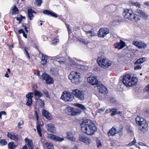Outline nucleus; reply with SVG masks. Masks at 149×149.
Wrapping results in <instances>:
<instances>
[{
	"label": "nucleus",
	"instance_id": "nucleus-1",
	"mask_svg": "<svg viewBox=\"0 0 149 149\" xmlns=\"http://www.w3.org/2000/svg\"><path fill=\"white\" fill-rule=\"evenodd\" d=\"M81 131L88 135H93L97 130L94 124L89 119L84 120L81 123Z\"/></svg>",
	"mask_w": 149,
	"mask_h": 149
},
{
	"label": "nucleus",
	"instance_id": "nucleus-2",
	"mask_svg": "<svg viewBox=\"0 0 149 149\" xmlns=\"http://www.w3.org/2000/svg\"><path fill=\"white\" fill-rule=\"evenodd\" d=\"M137 82V79L135 77H132L130 74H125L123 78V83L127 87L134 86Z\"/></svg>",
	"mask_w": 149,
	"mask_h": 149
},
{
	"label": "nucleus",
	"instance_id": "nucleus-3",
	"mask_svg": "<svg viewBox=\"0 0 149 149\" xmlns=\"http://www.w3.org/2000/svg\"><path fill=\"white\" fill-rule=\"evenodd\" d=\"M81 75L76 71H71L68 76L69 79L72 82L75 84H79L81 81Z\"/></svg>",
	"mask_w": 149,
	"mask_h": 149
},
{
	"label": "nucleus",
	"instance_id": "nucleus-4",
	"mask_svg": "<svg viewBox=\"0 0 149 149\" xmlns=\"http://www.w3.org/2000/svg\"><path fill=\"white\" fill-rule=\"evenodd\" d=\"M136 123L140 126L139 129L142 132H145L148 130V126L146 121L144 119L139 116L136 118Z\"/></svg>",
	"mask_w": 149,
	"mask_h": 149
},
{
	"label": "nucleus",
	"instance_id": "nucleus-5",
	"mask_svg": "<svg viewBox=\"0 0 149 149\" xmlns=\"http://www.w3.org/2000/svg\"><path fill=\"white\" fill-rule=\"evenodd\" d=\"M123 15L125 18L132 21L134 20L136 22L139 20L137 15L133 13L132 10L130 9H125L123 13Z\"/></svg>",
	"mask_w": 149,
	"mask_h": 149
},
{
	"label": "nucleus",
	"instance_id": "nucleus-6",
	"mask_svg": "<svg viewBox=\"0 0 149 149\" xmlns=\"http://www.w3.org/2000/svg\"><path fill=\"white\" fill-rule=\"evenodd\" d=\"M97 62L99 65L103 68L106 69L111 66L112 62L105 57H98Z\"/></svg>",
	"mask_w": 149,
	"mask_h": 149
},
{
	"label": "nucleus",
	"instance_id": "nucleus-7",
	"mask_svg": "<svg viewBox=\"0 0 149 149\" xmlns=\"http://www.w3.org/2000/svg\"><path fill=\"white\" fill-rule=\"evenodd\" d=\"M65 113L69 115H77L81 113V111L77 109H75L71 107H67L64 109Z\"/></svg>",
	"mask_w": 149,
	"mask_h": 149
},
{
	"label": "nucleus",
	"instance_id": "nucleus-8",
	"mask_svg": "<svg viewBox=\"0 0 149 149\" xmlns=\"http://www.w3.org/2000/svg\"><path fill=\"white\" fill-rule=\"evenodd\" d=\"M72 93L80 100H82L84 98V93L82 91L78 89H74L72 90Z\"/></svg>",
	"mask_w": 149,
	"mask_h": 149
},
{
	"label": "nucleus",
	"instance_id": "nucleus-9",
	"mask_svg": "<svg viewBox=\"0 0 149 149\" xmlns=\"http://www.w3.org/2000/svg\"><path fill=\"white\" fill-rule=\"evenodd\" d=\"M88 81L89 83L93 85H95L97 87L100 85V83L98 81L96 77L90 76L88 77Z\"/></svg>",
	"mask_w": 149,
	"mask_h": 149
},
{
	"label": "nucleus",
	"instance_id": "nucleus-10",
	"mask_svg": "<svg viewBox=\"0 0 149 149\" xmlns=\"http://www.w3.org/2000/svg\"><path fill=\"white\" fill-rule=\"evenodd\" d=\"M42 77L43 80L45 81V82L47 84H50L53 83V78L48 74L44 73L42 75Z\"/></svg>",
	"mask_w": 149,
	"mask_h": 149
},
{
	"label": "nucleus",
	"instance_id": "nucleus-11",
	"mask_svg": "<svg viewBox=\"0 0 149 149\" xmlns=\"http://www.w3.org/2000/svg\"><path fill=\"white\" fill-rule=\"evenodd\" d=\"M61 98L65 102H71L74 99V96L70 93L64 94L61 96Z\"/></svg>",
	"mask_w": 149,
	"mask_h": 149
},
{
	"label": "nucleus",
	"instance_id": "nucleus-12",
	"mask_svg": "<svg viewBox=\"0 0 149 149\" xmlns=\"http://www.w3.org/2000/svg\"><path fill=\"white\" fill-rule=\"evenodd\" d=\"M109 33V29L107 28L100 29L98 31L97 36L99 37L103 38Z\"/></svg>",
	"mask_w": 149,
	"mask_h": 149
},
{
	"label": "nucleus",
	"instance_id": "nucleus-13",
	"mask_svg": "<svg viewBox=\"0 0 149 149\" xmlns=\"http://www.w3.org/2000/svg\"><path fill=\"white\" fill-rule=\"evenodd\" d=\"M48 137L50 139L55 141L61 142L64 140L63 138H61L59 136H56V135L52 134H48Z\"/></svg>",
	"mask_w": 149,
	"mask_h": 149
},
{
	"label": "nucleus",
	"instance_id": "nucleus-14",
	"mask_svg": "<svg viewBox=\"0 0 149 149\" xmlns=\"http://www.w3.org/2000/svg\"><path fill=\"white\" fill-rule=\"evenodd\" d=\"M33 93L32 92H29L26 95V105L29 106H30L31 105L32 102V98L33 97Z\"/></svg>",
	"mask_w": 149,
	"mask_h": 149
},
{
	"label": "nucleus",
	"instance_id": "nucleus-15",
	"mask_svg": "<svg viewBox=\"0 0 149 149\" xmlns=\"http://www.w3.org/2000/svg\"><path fill=\"white\" fill-rule=\"evenodd\" d=\"M78 139L79 141L87 144H89L91 142L90 139L87 138L84 134L80 135Z\"/></svg>",
	"mask_w": 149,
	"mask_h": 149
},
{
	"label": "nucleus",
	"instance_id": "nucleus-16",
	"mask_svg": "<svg viewBox=\"0 0 149 149\" xmlns=\"http://www.w3.org/2000/svg\"><path fill=\"white\" fill-rule=\"evenodd\" d=\"M133 44L139 49H144L147 47L146 44L141 42L133 41Z\"/></svg>",
	"mask_w": 149,
	"mask_h": 149
},
{
	"label": "nucleus",
	"instance_id": "nucleus-17",
	"mask_svg": "<svg viewBox=\"0 0 149 149\" xmlns=\"http://www.w3.org/2000/svg\"><path fill=\"white\" fill-rule=\"evenodd\" d=\"M98 85L99 86L97 87L99 89V92L104 95L107 94L108 91L105 86L100 83V85Z\"/></svg>",
	"mask_w": 149,
	"mask_h": 149
},
{
	"label": "nucleus",
	"instance_id": "nucleus-18",
	"mask_svg": "<svg viewBox=\"0 0 149 149\" xmlns=\"http://www.w3.org/2000/svg\"><path fill=\"white\" fill-rule=\"evenodd\" d=\"M126 45L125 43L121 40H120V42H117L114 44V47L115 48H117L118 49H122Z\"/></svg>",
	"mask_w": 149,
	"mask_h": 149
},
{
	"label": "nucleus",
	"instance_id": "nucleus-19",
	"mask_svg": "<svg viewBox=\"0 0 149 149\" xmlns=\"http://www.w3.org/2000/svg\"><path fill=\"white\" fill-rule=\"evenodd\" d=\"M47 131L51 133H54L56 131V128L54 125L52 123H49L46 126Z\"/></svg>",
	"mask_w": 149,
	"mask_h": 149
},
{
	"label": "nucleus",
	"instance_id": "nucleus-20",
	"mask_svg": "<svg viewBox=\"0 0 149 149\" xmlns=\"http://www.w3.org/2000/svg\"><path fill=\"white\" fill-rule=\"evenodd\" d=\"M8 137L10 138L11 139L17 141L18 140V136L15 133H8L7 134Z\"/></svg>",
	"mask_w": 149,
	"mask_h": 149
},
{
	"label": "nucleus",
	"instance_id": "nucleus-21",
	"mask_svg": "<svg viewBox=\"0 0 149 149\" xmlns=\"http://www.w3.org/2000/svg\"><path fill=\"white\" fill-rule=\"evenodd\" d=\"M135 12L139 14L143 19L145 20L147 19L148 15L142 10L139 9H137L136 10Z\"/></svg>",
	"mask_w": 149,
	"mask_h": 149
},
{
	"label": "nucleus",
	"instance_id": "nucleus-22",
	"mask_svg": "<svg viewBox=\"0 0 149 149\" xmlns=\"http://www.w3.org/2000/svg\"><path fill=\"white\" fill-rule=\"evenodd\" d=\"M119 132V131L116 129L114 127H113L109 131L107 134L109 136H113Z\"/></svg>",
	"mask_w": 149,
	"mask_h": 149
},
{
	"label": "nucleus",
	"instance_id": "nucleus-23",
	"mask_svg": "<svg viewBox=\"0 0 149 149\" xmlns=\"http://www.w3.org/2000/svg\"><path fill=\"white\" fill-rule=\"evenodd\" d=\"M43 13L45 14L52 16L54 17H58V16L55 13L48 10H44L43 12Z\"/></svg>",
	"mask_w": 149,
	"mask_h": 149
},
{
	"label": "nucleus",
	"instance_id": "nucleus-24",
	"mask_svg": "<svg viewBox=\"0 0 149 149\" xmlns=\"http://www.w3.org/2000/svg\"><path fill=\"white\" fill-rule=\"evenodd\" d=\"M28 16L29 19L32 20L33 17V14H35V11L31 9H29L28 10Z\"/></svg>",
	"mask_w": 149,
	"mask_h": 149
},
{
	"label": "nucleus",
	"instance_id": "nucleus-25",
	"mask_svg": "<svg viewBox=\"0 0 149 149\" xmlns=\"http://www.w3.org/2000/svg\"><path fill=\"white\" fill-rule=\"evenodd\" d=\"M24 140L27 143V145L28 146L29 149H32L33 148V145L32 142L31 140L26 138Z\"/></svg>",
	"mask_w": 149,
	"mask_h": 149
},
{
	"label": "nucleus",
	"instance_id": "nucleus-26",
	"mask_svg": "<svg viewBox=\"0 0 149 149\" xmlns=\"http://www.w3.org/2000/svg\"><path fill=\"white\" fill-rule=\"evenodd\" d=\"M43 116L48 119H50L51 114L50 113L45 109L42 110V111Z\"/></svg>",
	"mask_w": 149,
	"mask_h": 149
},
{
	"label": "nucleus",
	"instance_id": "nucleus-27",
	"mask_svg": "<svg viewBox=\"0 0 149 149\" xmlns=\"http://www.w3.org/2000/svg\"><path fill=\"white\" fill-rule=\"evenodd\" d=\"M67 137L68 139H70L73 141H75L76 138L73 136V134L71 132L67 133Z\"/></svg>",
	"mask_w": 149,
	"mask_h": 149
},
{
	"label": "nucleus",
	"instance_id": "nucleus-28",
	"mask_svg": "<svg viewBox=\"0 0 149 149\" xmlns=\"http://www.w3.org/2000/svg\"><path fill=\"white\" fill-rule=\"evenodd\" d=\"M36 103L38 104L41 107H44V103L41 99L39 98H36Z\"/></svg>",
	"mask_w": 149,
	"mask_h": 149
},
{
	"label": "nucleus",
	"instance_id": "nucleus-29",
	"mask_svg": "<svg viewBox=\"0 0 149 149\" xmlns=\"http://www.w3.org/2000/svg\"><path fill=\"white\" fill-rule=\"evenodd\" d=\"M19 12V10L16 5H14L12 9V15H15L17 14Z\"/></svg>",
	"mask_w": 149,
	"mask_h": 149
},
{
	"label": "nucleus",
	"instance_id": "nucleus-30",
	"mask_svg": "<svg viewBox=\"0 0 149 149\" xmlns=\"http://www.w3.org/2000/svg\"><path fill=\"white\" fill-rule=\"evenodd\" d=\"M36 128L38 134L40 137H42V135L41 132V130L40 128V125L38 123H37Z\"/></svg>",
	"mask_w": 149,
	"mask_h": 149
},
{
	"label": "nucleus",
	"instance_id": "nucleus-31",
	"mask_svg": "<svg viewBox=\"0 0 149 149\" xmlns=\"http://www.w3.org/2000/svg\"><path fill=\"white\" fill-rule=\"evenodd\" d=\"M63 58L62 57L59 58V57H56L55 58L56 61L59 62L61 64H64L66 62Z\"/></svg>",
	"mask_w": 149,
	"mask_h": 149
},
{
	"label": "nucleus",
	"instance_id": "nucleus-32",
	"mask_svg": "<svg viewBox=\"0 0 149 149\" xmlns=\"http://www.w3.org/2000/svg\"><path fill=\"white\" fill-rule=\"evenodd\" d=\"M146 60V58L145 57H143L141 58H139L135 62V64H139L142 63L144 62Z\"/></svg>",
	"mask_w": 149,
	"mask_h": 149
},
{
	"label": "nucleus",
	"instance_id": "nucleus-33",
	"mask_svg": "<svg viewBox=\"0 0 149 149\" xmlns=\"http://www.w3.org/2000/svg\"><path fill=\"white\" fill-rule=\"evenodd\" d=\"M75 105L77 106L79 108L84 111L86 110V108L85 107L84 105L82 104L76 103L75 104Z\"/></svg>",
	"mask_w": 149,
	"mask_h": 149
},
{
	"label": "nucleus",
	"instance_id": "nucleus-34",
	"mask_svg": "<svg viewBox=\"0 0 149 149\" xmlns=\"http://www.w3.org/2000/svg\"><path fill=\"white\" fill-rule=\"evenodd\" d=\"M50 72L51 74L55 76L58 75L59 74L58 70L53 68H52L50 70Z\"/></svg>",
	"mask_w": 149,
	"mask_h": 149
},
{
	"label": "nucleus",
	"instance_id": "nucleus-35",
	"mask_svg": "<svg viewBox=\"0 0 149 149\" xmlns=\"http://www.w3.org/2000/svg\"><path fill=\"white\" fill-rule=\"evenodd\" d=\"M34 94L35 96H37L39 97H42L43 95V94L42 93L36 90H35Z\"/></svg>",
	"mask_w": 149,
	"mask_h": 149
},
{
	"label": "nucleus",
	"instance_id": "nucleus-36",
	"mask_svg": "<svg viewBox=\"0 0 149 149\" xmlns=\"http://www.w3.org/2000/svg\"><path fill=\"white\" fill-rule=\"evenodd\" d=\"M45 146L46 148L48 149H52L53 148V144L50 142L46 143H45Z\"/></svg>",
	"mask_w": 149,
	"mask_h": 149
},
{
	"label": "nucleus",
	"instance_id": "nucleus-37",
	"mask_svg": "<svg viewBox=\"0 0 149 149\" xmlns=\"http://www.w3.org/2000/svg\"><path fill=\"white\" fill-rule=\"evenodd\" d=\"M85 32H86L87 34H90V36L91 37L94 36L96 35V34L94 33V30L93 29H92L88 31H85Z\"/></svg>",
	"mask_w": 149,
	"mask_h": 149
},
{
	"label": "nucleus",
	"instance_id": "nucleus-38",
	"mask_svg": "<svg viewBox=\"0 0 149 149\" xmlns=\"http://www.w3.org/2000/svg\"><path fill=\"white\" fill-rule=\"evenodd\" d=\"M8 147L10 149H14L16 147L15 145H14L13 142L10 143L8 144Z\"/></svg>",
	"mask_w": 149,
	"mask_h": 149
},
{
	"label": "nucleus",
	"instance_id": "nucleus-39",
	"mask_svg": "<svg viewBox=\"0 0 149 149\" xmlns=\"http://www.w3.org/2000/svg\"><path fill=\"white\" fill-rule=\"evenodd\" d=\"M96 143L97 148H101L102 147V145L100 140H97L96 141Z\"/></svg>",
	"mask_w": 149,
	"mask_h": 149
},
{
	"label": "nucleus",
	"instance_id": "nucleus-40",
	"mask_svg": "<svg viewBox=\"0 0 149 149\" xmlns=\"http://www.w3.org/2000/svg\"><path fill=\"white\" fill-rule=\"evenodd\" d=\"M42 0H35V5L39 6L41 5Z\"/></svg>",
	"mask_w": 149,
	"mask_h": 149
},
{
	"label": "nucleus",
	"instance_id": "nucleus-41",
	"mask_svg": "<svg viewBox=\"0 0 149 149\" xmlns=\"http://www.w3.org/2000/svg\"><path fill=\"white\" fill-rule=\"evenodd\" d=\"M69 60L71 62V65H73L75 66H79V65H78V64L77 63L75 62L73 59L70 58Z\"/></svg>",
	"mask_w": 149,
	"mask_h": 149
},
{
	"label": "nucleus",
	"instance_id": "nucleus-42",
	"mask_svg": "<svg viewBox=\"0 0 149 149\" xmlns=\"http://www.w3.org/2000/svg\"><path fill=\"white\" fill-rule=\"evenodd\" d=\"M59 41V40L58 38L56 37L52 40V43L54 44H56Z\"/></svg>",
	"mask_w": 149,
	"mask_h": 149
},
{
	"label": "nucleus",
	"instance_id": "nucleus-43",
	"mask_svg": "<svg viewBox=\"0 0 149 149\" xmlns=\"http://www.w3.org/2000/svg\"><path fill=\"white\" fill-rule=\"evenodd\" d=\"M117 111V109L115 108H113L112 109L111 112H112L111 113V115L112 116H114L116 114V112Z\"/></svg>",
	"mask_w": 149,
	"mask_h": 149
},
{
	"label": "nucleus",
	"instance_id": "nucleus-44",
	"mask_svg": "<svg viewBox=\"0 0 149 149\" xmlns=\"http://www.w3.org/2000/svg\"><path fill=\"white\" fill-rule=\"evenodd\" d=\"M0 145L1 146L5 145L7 144V141H6V140L2 139L0 141Z\"/></svg>",
	"mask_w": 149,
	"mask_h": 149
},
{
	"label": "nucleus",
	"instance_id": "nucleus-45",
	"mask_svg": "<svg viewBox=\"0 0 149 149\" xmlns=\"http://www.w3.org/2000/svg\"><path fill=\"white\" fill-rule=\"evenodd\" d=\"M136 142V140L134 138V140L130 142V143H129L127 145H126V146H131L134 144Z\"/></svg>",
	"mask_w": 149,
	"mask_h": 149
},
{
	"label": "nucleus",
	"instance_id": "nucleus-46",
	"mask_svg": "<svg viewBox=\"0 0 149 149\" xmlns=\"http://www.w3.org/2000/svg\"><path fill=\"white\" fill-rule=\"evenodd\" d=\"M109 100L110 103L113 104H115L116 102V100L115 98L112 97L110 98Z\"/></svg>",
	"mask_w": 149,
	"mask_h": 149
},
{
	"label": "nucleus",
	"instance_id": "nucleus-47",
	"mask_svg": "<svg viewBox=\"0 0 149 149\" xmlns=\"http://www.w3.org/2000/svg\"><path fill=\"white\" fill-rule=\"evenodd\" d=\"M127 129V132L129 134H130V135H132L133 134V130L132 128L131 127H129Z\"/></svg>",
	"mask_w": 149,
	"mask_h": 149
},
{
	"label": "nucleus",
	"instance_id": "nucleus-48",
	"mask_svg": "<svg viewBox=\"0 0 149 149\" xmlns=\"http://www.w3.org/2000/svg\"><path fill=\"white\" fill-rule=\"evenodd\" d=\"M42 91L44 94L46 95V96L47 97L49 98V95L48 92L45 89H44L42 90Z\"/></svg>",
	"mask_w": 149,
	"mask_h": 149
},
{
	"label": "nucleus",
	"instance_id": "nucleus-49",
	"mask_svg": "<svg viewBox=\"0 0 149 149\" xmlns=\"http://www.w3.org/2000/svg\"><path fill=\"white\" fill-rule=\"evenodd\" d=\"M79 40L82 43L86 44H87L89 42L87 40L84 38L80 39Z\"/></svg>",
	"mask_w": 149,
	"mask_h": 149
},
{
	"label": "nucleus",
	"instance_id": "nucleus-50",
	"mask_svg": "<svg viewBox=\"0 0 149 149\" xmlns=\"http://www.w3.org/2000/svg\"><path fill=\"white\" fill-rule=\"evenodd\" d=\"M142 65L141 64L137 65L134 68L135 70H139L141 68Z\"/></svg>",
	"mask_w": 149,
	"mask_h": 149
},
{
	"label": "nucleus",
	"instance_id": "nucleus-51",
	"mask_svg": "<svg viewBox=\"0 0 149 149\" xmlns=\"http://www.w3.org/2000/svg\"><path fill=\"white\" fill-rule=\"evenodd\" d=\"M24 124V122L23 120L21 121L20 122H19L18 124L17 127L19 129L21 128V127H20V126L21 125H23Z\"/></svg>",
	"mask_w": 149,
	"mask_h": 149
},
{
	"label": "nucleus",
	"instance_id": "nucleus-52",
	"mask_svg": "<svg viewBox=\"0 0 149 149\" xmlns=\"http://www.w3.org/2000/svg\"><path fill=\"white\" fill-rule=\"evenodd\" d=\"M24 51L26 52V55L28 56V58L29 59L30 58V57L29 55V53L28 52V49L26 47H25L24 49Z\"/></svg>",
	"mask_w": 149,
	"mask_h": 149
},
{
	"label": "nucleus",
	"instance_id": "nucleus-53",
	"mask_svg": "<svg viewBox=\"0 0 149 149\" xmlns=\"http://www.w3.org/2000/svg\"><path fill=\"white\" fill-rule=\"evenodd\" d=\"M41 64L43 65H45L47 63V60L41 59Z\"/></svg>",
	"mask_w": 149,
	"mask_h": 149
},
{
	"label": "nucleus",
	"instance_id": "nucleus-54",
	"mask_svg": "<svg viewBox=\"0 0 149 149\" xmlns=\"http://www.w3.org/2000/svg\"><path fill=\"white\" fill-rule=\"evenodd\" d=\"M134 5L136 7L140 8L141 5L139 3L136 2H135V3Z\"/></svg>",
	"mask_w": 149,
	"mask_h": 149
},
{
	"label": "nucleus",
	"instance_id": "nucleus-55",
	"mask_svg": "<svg viewBox=\"0 0 149 149\" xmlns=\"http://www.w3.org/2000/svg\"><path fill=\"white\" fill-rule=\"evenodd\" d=\"M67 27L68 30L69 34L70 35V34L72 33V30L70 29V28L69 26H68V25H67Z\"/></svg>",
	"mask_w": 149,
	"mask_h": 149
},
{
	"label": "nucleus",
	"instance_id": "nucleus-56",
	"mask_svg": "<svg viewBox=\"0 0 149 149\" xmlns=\"http://www.w3.org/2000/svg\"><path fill=\"white\" fill-rule=\"evenodd\" d=\"M47 60V57L46 56L44 55L43 54H42V56L41 59Z\"/></svg>",
	"mask_w": 149,
	"mask_h": 149
},
{
	"label": "nucleus",
	"instance_id": "nucleus-57",
	"mask_svg": "<svg viewBox=\"0 0 149 149\" xmlns=\"http://www.w3.org/2000/svg\"><path fill=\"white\" fill-rule=\"evenodd\" d=\"M145 90L147 93H149V84L146 86Z\"/></svg>",
	"mask_w": 149,
	"mask_h": 149
},
{
	"label": "nucleus",
	"instance_id": "nucleus-58",
	"mask_svg": "<svg viewBox=\"0 0 149 149\" xmlns=\"http://www.w3.org/2000/svg\"><path fill=\"white\" fill-rule=\"evenodd\" d=\"M111 110H112V109H108L106 110L105 112L107 113H109L111 112Z\"/></svg>",
	"mask_w": 149,
	"mask_h": 149
},
{
	"label": "nucleus",
	"instance_id": "nucleus-59",
	"mask_svg": "<svg viewBox=\"0 0 149 149\" xmlns=\"http://www.w3.org/2000/svg\"><path fill=\"white\" fill-rule=\"evenodd\" d=\"M24 32V30L22 29H20L18 31V33L19 34L23 33Z\"/></svg>",
	"mask_w": 149,
	"mask_h": 149
},
{
	"label": "nucleus",
	"instance_id": "nucleus-60",
	"mask_svg": "<svg viewBox=\"0 0 149 149\" xmlns=\"http://www.w3.org/2000/svg\"><path fill=\"white\" fill-rule=\"evenodd\" d=\"M138 144H139V145H140V146H146V145L145 143H144L142 142H139L138 143Z\"/></svg>",
	"mask_w": 149,
	"mask_h": 149
},
{
	"label": "nucleus",
	"instance_id": "nucleus-61",
	"mask_svg": "<svg viewBox=\"0 0 149 149\" xmlns=\"http://www.w3.org/2000/svg\"><path fill=\"white\" fill-rule=\"evenodd\" d=\"M0 113L1 114V115H6V112L5 111H1L0 112Z\"/></svg>",
	"mask_w": 149,
	"mask_h": 149
},
{
	"label": "nucleus",
	"instance_id": "nucleus-62",
	"mask_svg": "<svg viewBox=\"0 0 149 149\" xmlns=\"http://www.w3.org/2000/svg\"><path fill=\"white\" fill-rule=\"evenodd\" d=\"M23 26L24 27V29L26 32V33H28V30H27V28L26 27V26L25 25H23Z\"/></svg>",
	"mask_w": 149,
	"mask_h": 149
},
{
	"label": "nucleus",
	"instance_id": "nucleus-63",
	"mask_svg": "<svg viewBox=\"0 0 149 149\" xmlns=\"http://www.w3.org/2000/svg\"><path fill=\"white\" fill-rule=\"evenodd\" d=\"M16 19L17 20L19 21V23H20L22 21V19H21L20 17V18L19 17H16Z\"/></svg>",
	"mask_w": 149,
	"mask_h": 149
},
{
	"label": "nucleus",
	"instance_id": "nucleus-64",
	"mask_svg": "<svg viewBox=\"0 0 149 149\" xmlns=\"http://www.w3.org/2000/svg\"><path fill=\"white\" fill-rule=\"evenodd\" d=\"M144 4L145 5H147V6H149V1H147V2H144Z\"/></svg>",
	"mask_w": 149,
	"mask_h": 149
}]
</instances>
